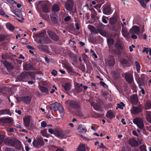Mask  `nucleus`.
Segmentation results:
<instances>
[{
	"instance_id": "61",
	"label": "nucleus",
	"mask_w": 151,
	"mask_h": 151,
	"mask_svg": "<svg viewBox=\"0 0 151 151\" xmlns=\"http://www.w3.org/2000/svg\"><path fill=\"white\" fill-rule=\"evenodd\" d=\"M9 3L12 4H17V2L14 0H6Z\"/></svg>"
},
{
	"instance_id": "55",
	"label": "nucleus",
	"mask_w": 151,
	"mask_h": 151,
	"mask_svg": "<svg viewBox=\"0 0 151 151\" xmlns=\"http://www.w3.org/2000/svg\"><path fill=\"white\" fill-rule=\"evenodd\" d=\"M6 38V37L5 35L2 34H0V42L3 41Z\"/></svg>"
},
{
	"instance_id": "34",
	"label": "nucleus",
	"mask_w": 151,
	"mask_h": 151,
	"mask_svg": "<svg viewBox=\"0 0 151 151\" xmlns=\"http://www.w3.org/2000/svg\"><path fill=\"white\" fill-rule=\"evenodd\" d=\"M88 27L92 33H94L95 34H97L98 33V32L96 29L94 27L91 25H89L88 26Z\"/></svg>"
},
{
	"instance_id": "28",
	"label": "nucleus",
	"mask_w": 151,
	"mask_h": 151,
	"mask_svg": "<svg viewBox=\"0 0 151 151\" xmlns=\"http://www.w3.org/2000/svg\"><path fill=\"white\" fill-rule=\"evenodd\" d=\"M42 12L44 13H48L49 10L47 5L45 3H43L41 5Z\"/></svg>"
},
{
	"instance_id": "45",
	"label": "nucleus",
	"mask_w": 151,
	"mask_h": 151,
	"mask_svg": "<svg viewBox=\"0 0 151 151\" xmlns=\"http://www.w3.org/2000/svg\"><path fill=\"white\" fill-rule=\"evenodd\" d=\"M125 106V104L122 102H121L119 104H118L117 106L116 107V109H118V108H120L122 109H123V107Z\"/></svg>"
},
{
	"instance_id": "9",
	"label": "nucleus",
	"mask_w": 151,
	"mask_h": 151,
	"mask_svg": "<svg viewBox=\"0 0 151 151\" xmlns=\"http://www.w3.org/2000/svg\"><path fill=\"white\" fill-rule=\"evenodd\" d=\"M143 109V107L141 106L139 107L133 106L131 110L132 114H136L142 112Z\"/></svg>"
},
{
	"instance_id": "56",
	"label": "nucleus",
	"mask_w": 151,
	"mask_h": 151,
	"mask_svg": "<svg viewBox=\"0 0 151 151\" xmlns=\"http://www.w3.org/2000/svg\"><path fill=\"white\" fill-rule=\"evenodd\" d=\"M119 74L116 72H114V73L113 77L115 79H117L119 78Z\"/></svg>"
},
{
	"instance_id": "35",
	"label": "nucleus",
	"mask_w": 151,
	"mask_h": 151,
	"mask_svg": "<svg viewBox=\"0 0 151 151\" xmlns=\"http://www.w3.org/2000/svg\"><path fill=\"white\" fill-rule=\"evenodd\" d=\"M73 111L75 114L77 116L81 117H82L83 116L82 112L80 109H75Z\"/></svg>"
},
{
	"instance_id": "46",
	"label": "nucleus",
	"mask_w": 151,
	"mask_h": 151,
	"mask_svg": "<svg viewBox=\"0 0 151 151\" xmlns=\"http://www.w3.org/2000/svg\"><path fill=\"white\" fill-rule=\"evenodd\" d=\"M14 147L18 150L21 149L22 145H21V142L18 141L17 142H15V145Z\"/></svg>"
},
{
	"instance_id": "11",
	"label": "nucleus",
	"mask_w": 151,
	"mask_h": 151,
	"mask_svg": "<svg viewBox=\"0 0 151 151\" xmlns=\"http://www.w3.org/2000/svg\"><path fill=\"white\" fill-rule=\"evenodd\" d=\"M102 7L103 8L102 11L104 14L109 15L111 13V9L110 6L107 5H104Z\"/></svg>"
},
{
	"instance_id": "52",
	"label": "nucleus",
	"mask_w": 151,
	"mask_h": 151,
	"mask_svg": "<svg viewBox=\"0 0 151 151\" xmlns=\"http://www.w3.org/2000/svg\"><path fill=\"white\" fill-rule=\"evenodd\" d=\"M146 119L151 124V113L147 114Z\"/></svg>"
},
{
	"instance_id": "62",
	"label": "nucleus",
	"mask_w": 151,
	"mask_h": 151,
	"mask_svg": "<svg viewBox=\"0 0 151 151\" xmlns=\"http://www.w3.org/2000/svg\"><path fill=\"white\" fill-rule=\"evenodd\" d=\"M5 151H15V150L13 148L6 147L5 148Z\"/></svg>"
},
{
	"instance_id": "25",
	"label": "nucleus",
	"mask_w": 151,
	"mask_h": 151,
	"mask_svg": "<svg viewBox=\"0 0 151 151\" xmlns=\"http://www.w3.org/2000/svg\"><path fill=\"white\" fill-rule=\"evenodd\" d=\"M22 101L26 104H29L31 101L32 98L29 96H23Z\"/></svg>"
},
{
	"instance_id": "5",
	"label": "nucleus",
	"mask_w": 151,
	"mask_h": 151,
	"mask_svg": "<svg viewBox=\"0 0 151 151\" xmlns=\"http://www.w3.org/2000/svg\"><path fill=\"white\" fill-rule=\"evenodd\" d=\"M12 119L10 117L0 118V124L3 126H6L8 124L12 122Z\"/></svg>"
},
{
	"instance_id": "57",
	"label": "nucleus",
	"mask_w": 151,
	"mask_h": 151,
	"mask_svg": "<svg viewBox=\"0 0 151 151\" xmlns=\"http://www.w3.org/2000/svg\"><path fill=\"white\" fill-rule=\"evenodd\" d=\"M44 32H42L39 34H37L35 36L38 37H41L42 38L44 37Z\"/></svg>"
},
{
	"instance_id": "41",
	"label": "nucleus",
	"mask_w": 151,
	"mask_h": 151,
	"mask_svg": "<svg viewBox=\"0 0 151 151\" xmlns=\"http://www.w3.org/2000/svg\"><path fill=\"white\" fill-rule=\"evenodd\" d=\"M75 88V91L78 93H80L82 91V88L79 86V83H77L76 84Z\"/></svg>"
},
{
	"instance_id": "33",
	"label": "nucleus",
	"mask_w": 151,
	"mask_h": 151,
	"mask_svg": "<svg viewBox=\"0 0 151 151\" xmlns=\"http://www.w3.org/2000/svg\"><path fill=\"white\" fill-rule=\"evenodd\" d=\"M23 120L25 125L27 127H29L30 125V118L29 116H26L23 119Z\"/></svg>"
},
{
	"instance_id": "44",
	"label": "nucleus",
	"mask_w": 151,
	"mask_h": 151,
	"mask_svg": "<svg viewBox=\"0 0 151 151\" xmlns=\"http://www.w3.org/2000/svg\"><path fill=\"white\" fill-rule=\"evenodd\" d=\"M135 65L136 67L137 72L139 73L140 69V65L139 63L137 61L135 62Z\"/></svg>"
},
{
	"instance_id": "59",
	"label": "nucleus",
	"mask_w": 151,
	"mask_h": 151,
	"mask_svg": "<svg viewBox=\"0 0 151 151\" xmlns=\"http://www.w3.org/2000/svg\"><path fill=\"white\" fill-rule=\"evenodd\" d=\"M71 19V17L70 16H68L65 17L64 20L65 22H67L70 21Z\"/></svg>"
},
{
	"instance_id": "42",
	"label": "nucleus",
	"mask_w": 151,
	"mask_h": 151,
	"mask_svg": "<svg viewBox=\"0 0 151 151\" xmlns=\"http://www.w3.org/2000/svg\"><path fill=\"white\" fill-rule=\"evenodd\" d=\"M3 115L8 114L10 115H11V112L9 109H2Z\"/></svg>"
},
{
	"instance_id": "18",
	"label": "nucleus",
	"mask_w": 151,
	"mask_h": 151,
	"mask_svg": "<svg viewBox=\"0 0 151 151\" xmlns=\"http://www.w3.org/2000/svg\"><path fill=\"white\" fill-rule=\"evenodd\" d=\"M3 63L8 70H11L14 68V67L7 60L4 61Z\"/></svg>"
},
{
	"instance_id": "7",
	"label": "nucleus",
	"mask_w": 151,
	"mask_h": 151,
	"mask_svg": "<svg viewBox=\"0 0 151 151\" xmlns=\"http://www.w3.org/2000/svg\"><path fill=\"white\" fill-rule=\"evenodd\" d=\"M73 0H68L65 4V8L69 12H71L73 10Z\"/></svg>"
},
{
	"instance_id": "12",
	"label": "nucleus",
	"mask_w": 151,
	"mask_h": 151,
	"mask_svg": "<svg viewBox=\"0 0 151 151\" xmlns=\"http://www.w3.org/2000/svg\"><path fill=\"white\" fill-rule=\"evenodd\" d=\"M37 47L40 50L46 53H48L50 52L49 48L47 45H37Z\"/></svg>"
},
{
	"instance_id": "36",
	"label": "nucleus",
	"mask_w": 151,
	"mask_h": 151,
	"mask_svg": "<svg viewBox=\"0 0 151 151\" xmlns=\"http://www.w3.org/2000/svg\"><path fill=\"white\" fill-rule=\"evenodd\" d=\"M7 28L11 31H13L15 29L14 27L10 23H7L6 24Z\"/></svg>"
},
{
	"instance_id": "26",
	"label": "nucleus",
	"mask_w": 151,
	"mask_h": 151,
	"mask_svg": "<svg viewBox=\"0 0 151 151\" xmlns=\"http://www.w3.org/2000/svg\"><path fill=\"white\" fill-rule=\"evenodd\" d=\"M106 116L110 119H111L115 117V115L112 111L110 110L107 111Z\"/></svg>"
},
{
	"instance_id": "21",
	"label": "nucleus",
	"mask_w": 151,
	"mask_h": 151,
	"mask_svg": "<svg viewBox=\"0 0 151 151\" xmlns=\"http://www.w3.org/2000/svg\"><path fill=\"white\" fill-rule=\"evenodd\" d=\"M50 17L52 21L55 24H56L58 22V16L57 14H52L50 15Z\"/></svg>"
},
{
	"instance_id": "4",
	"label": "nucleus",
	"mask_w": 151,
	"mask_h": 151,
	"mask_svg": "<svg viewBox=\"0 0 151 151\" xmlns=\"http://www.w3.org/2000/svg\"><path fill=\"white\" fill-rule=\"evenodd\" d=\"M133 122L140 129H142L145 128L143 120L141 118L139 117L136 118L134 119Z\"/></svg>"
},
{
	"instance_id": "32",
	"label": "nucleus",
	"mask_w": 151,
	"mask_h": 151,
	"mask_svg": "<svg viewBox=\"0 0 151 151\" xmlns=\"http://www.w3.org/2000/svg\"><path fill=\"white\" fill-rule=\"evenodd\" d=\"M122 35L125 38H127L129 36V33L127 31V29L123 27V26L122 25Z\"/></svg>"
},
{
	"instance_id": "16",
	"label": "nucleus",
	"mask_w": 151,
	"mask_h": 151,
	"mask_svg": "<svg viewBox=\"0 0 151 151\" xmlns=\"http://www.w3.org/2000/svg\"><path fill=\"white\" fill-rule=\"evenodd\" d=\"M50 39L48 37H43L39 40L37 42L41 44H48L50 42Z\"/></svg>"
},
{
	"instance_id": "48",
	"label": "nucleus",
	"mask_w": 151,
	"mask_h": 151,
	"mask_svg": "<svg viewBox=\"0 0 151 151\" xmlns=\"http://www.w3.org/2000/svg\"><path fill=\"white\" fill-rule=\"evenodd\" d=\"M108 63L109 65L110 66H113L115 64V62L114 59L113 57L109 60Z\"/></svg>"
},
{
	"instance_id": "24",
	"label": "nucleus",
	"mask_w": 151,
	"mask_h": 151,
	"mask_svg": "<svg viewBox=\"0 0 151 151\" xmlns=\"http://www.w3.org/2000/svg\"><path fill=\"white\" fill-rule=\"evenodd\" d=\"M23 66L24 68L27 70H31L33 69V66L29 63L24 64Z\"/></svg>"
},
{
	"instance_id": "58",
	"label": "nucleus",
	"mask_w": 151,
	"mask_h": 151,
	"mask_svg": "<svg viewBox=\"0 0 151 151\" xmlns=\"http://www.w3.org/2000/svg\"><path fill=\"white\" fill-rule=\"evenodd\" d=\"M90 52H91V53H92V56H93L95 58H98V57H97V55L96 54V53L94 52V51L92 49H91L90 50Z\"/></svg>"
},
{
	"instance_id": "17",
	"label": "nucleus",
	"mask_w": 151,
	"mask_h": 151,
	"mask_svg": "<svg viewBox=\"0 0 151 151\" xmlns=\"http://www.w3.org/2000/svg\"><path fill=\"white\" fill-rule=\"evenodd\" d=\"M130 145L132 147H137L139 146L138 142L134 138L130 139L129 140Z\"/></svg>"
},
{
	"instance_id": "51",
	"label": "nucleus",
	"mask_w": 151,
	"mask_h": 151,
	"mask_svg": "<svg viewBox=\"0 0 151 151\" xmlns=\"http://www.w3.org/2000/svg\"><path fill=\"white\" fill-rule=\"evenodd\" d=\"M146 107L148 109H151V101H147L145 104Z\"/></svg>"
},
{
	"instance_id": "10",
	"label": "nucleus",
	"mask_w": 151,
	"mask_h": 151,
	"mask_svg": "<svg viewBox=\"0 0 151 151\" xmlns=\"http://www.w3.org/2000/svg\"><path fill=\"white\" fill-rule=\"evenodd\" d=\"M4 142L5 144L9 146L14 147L15 145V141L12 139L6 138L4 139Z\"/></svg>"
},
{
	"instance_id": "47",
	"label": "nucleus",
	"mask_w": 151,
	"mask_h": 151,
	"mask_svg": "<svg viewBox=\"0 0 151 151\" xmlns=\"http://www.w3.org/2000/svg\"><path fill=\"white\" fill-rule=\"evenodd\" d=\"M66 68L68 72L71 73H75V72L74 71L73 68L71 67V66L69 65H66Z\"/></svg>"
},
{
	"instance_id": "39",
	"label": "nucleus",
	"mask_w": 151,
	"mask_h": 151,
	"mask_svg": "<svg viewBox=\"0 0 151 151\" xmlns=\"http://www.w3.org/2000/svg\"><path fill=\"white\" fill-rule=\"evenodd\" d=\"M107 43L109 47L110 48L112 46L114 42V39L112 38H109L107 39Z\"/></svg>"
},
{
	"instance_id": "38",
	"label": "nucleus",
	"mask_w": 151,
	"mask_h": 151,
	"mask_svg": "<svg viewBox=\"0 0 151 151\" xmlns=\"http://www.w3.org/2000/svg\"><path fill=\"white\" fill-rule=\"evenodd\" d=\"M52 11L54 12H58L60 11V8L57 4H54L52 6Z\"/></svg>"
},
{
	"instance_id": "43",
	"label": "nucleus",
	"mask_w": 151,
	"mask_h": 151,
	"mask_svg": "<svg viewBox=\"0 0 151 151\" xmlns=\"http://www.w3.org/2000/svg\"><path fill=\"white\" fill-rule=\"evenodd\" d=\"M58 110L59 112L61 114H64V108L60 104H59L58 107Z\"/></svg>"
},
{
	"instance_id": "53",
	"label": "nucleus",
	"mask_w": 151,
	"mask_h": 151,
	"mask_svg": "<svg viewBox=\"0 0 151 151\" xmlns=\"http://www.w3.org/2000/svg\"><path fill=\"white\" fill-rule=\"evenodd\" d=\"M139 149L140 151H147L146 149V146L143 145L139 147Z\"/></svg>"
},
{
	"instance_id": "23",
	"label": "nucleus",
	"mask_w": 151,
	"mask_h": 151,
	"mask_svg": "<svg viewBox=\"0 0 151 151\" xmlns=\"http://www.w3.org/2000/svg\"><path fill=\"white\" fill-rule=\"evenodd\" d=\"M137 82L139 85V87L145 86V79L142 78H139L137 81Z\"/></svg>"
},
{
	"instance_id": "27",
	"label": "nucleus",
	"mask_w": 151,
	"mask_h": 151,
	"mask_svg": "<svg viewBox=\"0 0 151 151\" xmlns=\"http://www.w3.org/2000/svg\"><path fill=\"white\" fill-rule=\"evenodd\" d=\"M117 20V17L114 16L109 18V24L111 25H114Z\"/></svg>"
},
{
	"instance_id": "60",
	"label": "nucleus",
	"mask_w": 151,
	"mask_h": 151,
	"mask_svg": "<svg viewBox=\"0 0 151 151\" xmlns=\"http://www.w3.org/2000/svg\"><path fill=\"white\" fill-rule=\"evenodd\" d=\"M5 136L4 135H0V145L2 143L4 139V138Z\"/></svg>"
},
{
	"instance_id": "54",
	"label": "nucleus",
	"mask_w": 151,
	"mask_h": 151,
	"mask_svg": "<svg viewBox=\"0 0 151 151\" xmlns=\"http://www.w3.org/2000/svg\"><path fill=\"white\" fill-rule=\"evenodd\" d=\"M93 107L95 110L98 111H100L101 110L100 106L97 104L94 105L93 106Z\"/></svg>"
},
{
	"instance_id": "63",
	"label": "nucleus",
	"mask_w": 151,
	"mask_h": 151,
	"mask_svg": "<svg viewBox=\"0 0 151 151\" xmlns=\"http://www.w3.org/2000/svg\"><path fill=\"white\" fill-rule=\"evenodd\" d=\"M41 126L42 127L45 128L47 126V124L46 122L45 121L42 122L41 123Z\"/></svg>"
},
{
	"instance_id": "13",
	"label": "nucleus",
	"mask_w": 151,
	"mask_h": 151,
	"mask_svg": "<svg viewBox=\"0 0 151 151\" xmlns=\"http://www.w3.org/2000/svg\"><path fill=\"white\" fill-rule=\"evenodd\" d=\"M124 79L129 84H132L134 81L132 75L129 73H127L125 75Z\"/></svg>"
},
{
	"instance_id": "1",
	"label": "nucleus",
	"mask_w": 151,
	"mask_h": 151,
	"mask_svg": "<svg viewBox=\"0 0 151 151\" xmlns=\"http://www.w3.org/2000/svg\"><path fill=\"white\" fill-rule=\"evenodd\" d=\"M65 103L68 105V109L70 112L73 111L75 109H81L80 103L77 100L68 99L66 101Z\"/></svg>"
},
{
	"instance_id": "14",
	"label": "nucleus",
	"mask_w": 151,
	"mask_h": 151,
	"mask_svg": "<svg viewBox=\"0 0 151 151\" xmlns=\"http://www.w3.org/2000/svg\"><path fill=\"white\" fill-rule=\"evenodd\" d=\"M114 47L118 50H123L124 47L122 42L120 40H118L115 43Z\"/></svg>"
},
{
	"instance_id": "8",
	"label": "nucleus",
	"mask_w": 151,
	"mask_h": 151,
	"mask_svg": "<svg viewBox=\"0 0 151 151\" xmlns=\"http://www.w3.org/2000/svg\"><path fill=\"white\" fill-rule=\"evenodd\" d=\"M140 30L139 27L137 25L132 26V28L129 31V32L131 34H136L138 35L139 34Z\"/></svg>"
},
{
	"instance_id": "31",
	"label": "nucleus",
	"mask_w": 151,
	"mask_h": 151,
	"mask_svg": "<svg viewBox=\"0 0 151 151\" xmlns=\"http://www.w3.org/2000/svg\"><path fill=\"white\" fill-rule=\"evenodd\" d=\"M39 90L42 93H45L46 94L49 93L48 88L45 87L40 86H39Z\"/></svg>"
},
{
	"instance_id": "6",
	"label": "nucleus",
	"mask_w": 151,
	"mask_h": 151,
	"mask_svg": "<svg viewBox=\"0 0 151 151\" xmlns=\"http://www.w3.org/2000/svg\"><path fill=\"white\" fill-rule=\"evenodd\" d=\"M47 33L50 37L54 41H57L59 40V37L53 31L48 30L47 31Z\"/></svg>"
},
{
	"instance_id": "37",
	"label": "nucleus",
	"mask_w": 151,
	"mask_h": 151,
	"mask_svg": "<svg viewBox=\"0 0 151 151\" xmlns=\"http://www.w3.org/2000/svg\"><path fill=\"white\" fill-rule=\"evenodd\" d=\"M69 56L72 60L74 62H76L77 61V58L76 55L73 52L69 53Z\"/></svg>"
},
{
	"instance_id": "22",
	"label": "nucleus",
	"mask_w": 151,
	"mask_h": 151,
	"mask_svg": "<svg viewBox=\"0 0 151 151\" xmlns=\"http://www.w3.org/2000/svg\"><path fill=\"white\" fill-rule=\"evenodd\" d=\"M58 105L59 104L57 102L51 104L50 105V109L55 111H58Z\"/></svg>"
},
{
	"instance_id": "40",
	"label": "nucleus",
	"mask_w": 151,
	"mask_h": 151,
	"mask_svg": "<svg viewBox=\"0 0 151 151\" xmlns=\"http://www.w3.org/2000/svg\"><path fill=\"white\" fill-rule=\"evenodd\" d=\"M86 147L85 145L80 144L77 148L78 151H85Z\"/></svg>"
},
{
	"instance_id": "29",
	"label": "nucleus",
	"mask_w": 151,
	"mask_h": 151,
	"mask_svg": "<svg viewBox=\"0 0 151 151\" xmlns=\"http://www.w3.org/2000/svg\"><path fill=\"white\" fill-rule=\"evenodd\" d=\"M78 130L80 132L85 133L86 132L87 129L84 125L80 124L78 127Z\"/></svg>"
},
{
	"instance_id": "50",
	"label": "nucleus",
	"mask_w": 151,
	"mask_h": 151,
	"mask_svg": "<svg viewBox=\"0 0 151 151\" xmlns=\"http://www.w3.org/2000/svg\"><path fill=\"white\" fill-rule=\"evenodd\" d=\"M0 14L3 17L5 18H8L9 16L5 14L4 11L2 9H0Z\"/></svg>"
},
{
	"instance_id": "19",
	"label": "nucleus",
	"mask_w": 151,
	"mask_h": 151,
	"mask_svg": "<svg viewBox=\"0 0 151 151\" xmlns=\"http://www.w3.org/2000/svg\"><path fill=\"white\" fill-rule=\"evenodd\" d=\"M62 86V87L65 91H68L71 89V84L69 82H65Z\"/></svg>"
},
{
	"instance_id": "30",
	"label": "nucleus",
	"mask_w": 151,
	"mask_h": 151,
	"mask_svg": "<svg viewBox=\"0 0 151 151\" xmlns=\"http://www.w3.org/2000/svg\"><path fill=\"white\" fill-rule=\"evenodd\" d=\"M28 77V76L27 73L22 72L18 76V78L20 81H22L27 78Z\"/></svg>"
},
{
	"instance_id": "64",
	"label": "nucleus",
	"mask_w": 151,
	"mask_h": 151,
	"mask_svg": "<svg viewBox=\"0 0 151 151\" xmlns=\"http://www.w3.org/2000/svg\"><path fill=\"white\" fill-rule=\"evenodd\" d=\"M100 83L101 86H102L105 88H106L107 87V85L103 81H100Z\"/></svg>"
},
{
	"instance_id": "2",
	"label": "nucleus",
	"mask_w": 151,
	"mask_h": 151,
	"mask_svg": "<svg viewBox=\"0 0 151 151\" xmlns=\"http://www.w3.org/2000/svg\"><path fill=\"white\" fill-rule=\"evenodd\" d=\"M48 131L51 134H53L58 138H64L68 135L66 131L64 132L62 130L58 128H55L53 129L49 128Z\"/></svg>"
},
{
	"instance_id": "20",
	"label": "nucleus",
	"mask_w": 151,
	"mask_h": 151,
	"mask_svg": "<svg viewBox=\"0 0 151 151\" xmlns=\"http://www.w3.org/2000/svg\"><path fill=\"white\" fill-rule=\"evenodd\" d=\"M131 100L132 103L134 104H136L138 103V99L137 95L133 94L131 97Z\"/></svg>"
},
{
	"instance_id": "15",
	"label": "nucleus",
	"mask_w": 151,
	"mask_h": 151,
	"mask_svg": "<svg viewBox=\"0 0 151 151\" xmlns=\"http://www.w3.org/2000/svg\"><path fill=\"white\" fill-rule=\"evenodd\" d=\"M132 61L129 58L123 59L121 61V63L123 65H125L127 67H129L131 65Z\"/></svg>"
},
{
	"instance_id": "3",
	"label": "nucleus",
	"mask_w": 151,
	"mask_h": 151,
	"mask_svg": "<svg viewBox=\"0 0 151 151\" xmlns=\"http://www.w3.org/2000/svg\"><path fill=\"white\" fill-rule=\"evenodd\" d=\"M44 143L42 138H38L37 139H34L32 145L35 148H38L43 146Z\"/></svg>"
},
{
	"instance_id": "49",
	"label": "nucleus",
	"mask_w": 151,
	"mask_h": 151,
	"mask_svg": "<svg viewBox=\"0 0 151 151\" xmlns=\"http://www.w3.org/2000/svg\"><path fill=\"white\" fill-rule=\"evenodd\" d=\"M41 132L42 135L43 136L47 137H48L49 135L47 133V130L46 129H45L43 130H42Z\"/></svg>"
}]
</instances>
